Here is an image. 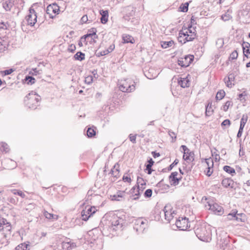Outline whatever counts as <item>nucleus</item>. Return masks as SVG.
Here are the masks:
<instances>
[{
    "label": "nucleus",
    "instance_id": "nucleus-34",
    "mask_svg": "<svg viewBox=\"0 0 250 250\" xmlns=\"http://www.w3.org/2000/svg\"><path fill=\"white\" fill-rule=\"evenodd\" d=\"M195 233L196 234V236L200 239L201 241H203V235L202 234V229L201 228L197 229L195 231Z\"/></svg>",
    "mask_w": 250,
    "mask_h": 250
},
{
    "label": "nucleus",
    "instance_id": "nucleus-5",
    "mask_svg": "<svg viewBox=\"0 0 250 250\" xmlns=\"http://www.w3.org/2000/svg\"><path fill=\"white\" fill-rule=\"evenodd\" d=\"M195 38V35H189L187 28H183L179 31L178 37V41L181 43H185L188 42L192 41Z\"/></svg>",
    "mask_w": 250,
    "mask_h": 250
},
{
    "label": "nucleus",
    "instance_id": "nucleus-6",
    "mask_svg": "<svg viewBox=\"0 0 250 250\" xmlns=\"http://www.w3.org/2000/svg\"><path fill=\"white\" fill-rule=\"evenodd\" d=\"M147 227V221L146 220L138 218L135 221L133 228L138 234H140L143 233Z\"/></svg>",
    "mask_w": 250,
    "mask_h": 250
},
{
    "label": "nucleus",
    "instance_id": "nucleus-4",
    "mask_svg": "<svg viewBox=\"0 0 250 250\" xmlns=\"http://www.w3.org/2000/svg\"><path fill=\"white\" fill-rule=\"evenodd\" d=\"M135 83L130 79L121 80L119 83V89L123 92H131L135 89Z\"/></svg>",
    "mask_w": 250,
    "mask_h": 250
},
{
    "label": "nucleus",
    "instance_id": "nucleus-7",
    "mask_svg": "<svg viewBox=\"0 0 250 250\" xmlns=\"http://www.w3.org/2000/svg\"><path fill=\"white\" fill-rule=\"evenodd\" d=\"M0 229L4 232V236L11 234L12 229L11 223L3 218L0 219Z\"/></svg>",
    "mask_w": 250,
    "mask_h": 250
},
{
    "label": "nucleus",
    "instance_id": "nucleus-56",
    "mask_svg": "<svg viewBox=\"0 0 250 250\" xmlns=\"http://www.w3.org/2000/svg\"><path fill=\"white\" fill-rule=\"evenodd\" d=\"M231 102H230V101L226 102V103L223 106L224 111H227L228 110L229 107L231 105Z\"/></svg>",
    "mask_w": 250,
    "mask_h": 250
},
{
    "label": "nucleus",
    "instance_id": "nucleus-25",
    "mask_svg": "<svg viewBox=\"0 0 250 250\" xmlns=\"http://www.w3.org/2000/svg\"><path fill=\"white\" fill-rule=\"evenodd\" d=\"M74 58L75 60L82 61L85 59V54L82 52H78L75 54Z\"/></svg>",
    "mask_w": 250,
    "mask_h": 250
},
{
    "label": "nucleus",
    "instance_id": "nucleus-9",
    "mask_svg": "<svg viewBox=\"0 0 250 250\" xmlns=\"http://www.w3.org/2000/svg\"><path fill=\"white\" fill-rule=\"evenodd\" d=\"M37 16L34 9L30 8L28 14L26 16L25 20L28 25L33 26L37 22Z\"/></svg>",
    "mask_w": 250,
    "mask_h": 250
},
{
    "label": "nucleus",
    "instance_id": "nucleus-43",
    "mask_svg": "<svg viewBox=\"0 0 250 250\" xmlns=\"http://www.w3.org/2000/svg\"><path fill=\"white\" fill-rule=\"evenodd\" d=\"M153 71V69H152V68H150L149 70H148V72H147L146 74H145V75L149 79H153L154 78H155V77H157V74L156 73H155L154 75H152V76H151L150 75H149V73H150L152 71Z\"/></svg>",
    "mask_w": 250,
    "mask_h": 250
},
{
    "label": "nucleus",
    "instance_id": "nucleus-40",
    "mask_svg": "<svg viewBox=\"0 0 250 250\" xmlns=\"http://www.w3.org/2000/svg\"><path fill=\"white\" fill-rule=\"evenodd\" d=\"M96 134L95 130L90 127L88 128L87 130V135L88 137H92Z\"/></svg>",
    "mask_w": 250,
    "mask_h": 250
},
{
    "label": "nucleus",
    "instance_id": "nucleus-44",
    "mask_svg": "<svg viewBox=\"0 0 250 250\" xmlns=\"http://www.w3.org/2000/svg\"><path fill=\"white\" fill-rule=\"evenodd\" d=\"M213 113V109H212V107L211 106H209V105L208 104L206 108V115L207 116H210Z\"/></svg>",
    "mask_w": 250,
    "mask_h": 250
},
{
    "label": "nucleus",
    "instance_id": "nucleus-58",
    "mask_svg": "<svg viewBox=\"0 0 250 250\" xmlns=\"http://www.w3.org/2000/svg\"><path fill=\"white\" fill-rule=\"evenodd\" d=\"M109 53V51L105 50L101 51L100 52H98L97 54V56L98 57L103 56H104V55L108 54Z\"/></svg>",
    "mask_w": 250,
    "mask_h": 250
},
{
    "label": "nucleus",
    "instance_id": "nucleus-37",
    "mask_svg": "<svg viewBox=\"0 0 250 250\" xmlns=\"http://www.w3.org/2000/svg\"><path fill=\"white\" fill-rule=\"evenodd\" d=\"M81 214L82 220L84 221H87L90 217V215L87 213V212L86 211V208L82 211Z\"/></svg>",
    "mask_w": 250,
    "mask_h": 250
},
{
    "label": "nucleus",
    "instance_id": "nucleus-49",
    "mask_svg": "<svg viewBox=\"0 0 250 250\" xmlns=\"http://www.w3.org/2000/svg\"><path fill=\"white\" fill-rule=\"evenodd\" d=\"M87 213L90 215V216L95 212V208L94 207H89L87 209H86Z\"/></svg>",
    "mask_w": 250,
    "mask_h": 250
},
{
    "label": "nucleus",
    "instance_id": "nucleus-29",
    "mask_svg": "<svg viewBox=\"0 0 250 250\" xmlns=\"http://www.w3.org/2000/svg\"><path fill=\"white\" fill-rule=\"evenodd\" d=\"M174 44L173 41L168 42H161V46L163 48H167L168 47L171 46Z\"/></svg>",
    "mask_w": 250,
    "mask_h": 250
},
{
    "label": "nucleus",
    "instance_id": "nucleus-50",
    "mask_svg": "<svg viewBox=\"0 0 250 250\" xmlns=\"http://www.w3.org/2000/svg\"><path fill=\"white\" fill-rule=\"evenodd\" d=\"M152 193V190L151 189H147L145 191L144 196L146 198H149L151 196Z\"/></svg>",
    "mask_w": 250,
    "mask_h": 250
},
{
    "label": "nucleus",
    "instance_id": "nucleus-2",
    "mask_svg": "<svg viewBox=\"0 0 250 250\" xmlns=\"http://www.w3.org/2000/svg\"><path fill=\"white\" fill-rule=\"evenodd\" d=\"M40 100V96L35 92L32 91L24 98V103L29 108L35 109L39 105Z\"/></svg>",
    "mask_w": 250,
    "mask_h": 250
},
{
    "label": "nucleus",
    "instance_id": "nucleus-64",
    "mask_svg": "<svg viewBox=\"0 0 250 250\" xmlns=\"http://www.w3.org/2000/svg\"><path fill=\"white\" fill-rule=\"evenodd\" d=\"M40 71L38 70L37 68H34L32 69L30 73L33 75H37L38 74H40L41 73Z\"/></svg>",
    "mask_w": 250,
    "mask_h": 250
},
{
    "label": "nucleus",
    "instance_id": "nucleus-33",
    "mask_svg": "<svg viewBox=\"0 0 250 250\" xmlns=\"http://www.w3.org/2000/svg\"><path fill=\"white\" fill-rule=\"evenodd\" d=\"M0 150L5 152H8L9 148L8 145L5 143H1L0 144Z\"/></svg>",
    "mask_w": 250,
    "mask_h": 250
},
{
    "label": "nucleus",
    "instance_id": "nucleus-17",
    "mask_svg": "<svg viewBox=\"0 0 250 250\" xmlns=\"http://www.w3.org/2000/svg\"><path fill=\"white\" fill-rule=\"evenodd\" d=\"M101 15V22L103 23H106L108 21V12L107 10H101L100 11Z\"/></svg>",
    "mask_w": 250,
    "mask_h": 250
},
{
    "label": "nucleus",
    "instance_id": "nucleus-51",
    "mask_svg": "<svg viewBox=\"0 0 250 250\" xmlns=\"http://www.w3.org/2000/svg\"><path fill=\"white\" fill-rule=\"evenodd\" d=\"M208 235L205 237L204 236V242H209L211 240V232H207Z\"/></svg>",
    "mask_w": 250,
    "mask_h": 250
},
{
    "label": "nucleus",
    "instance_id": "nucleus-31",
    "mask_svg": "<svg viewBox=\"0 0 250 250\" xmlns=\"http://www.w3.org/2000/svg\"><path fill=\"white\" fill-rule=\"evenodd\" d=\"M123 40L124 41V42L125 43H133L132 40L133 38L131 36L129 35H124L123 36Z\"/></svg>",
    "mask_w": 250,
    "mask_h": 250
},
{
    "label": "nucleus",
    "instance_id": "nucleus-19",
    "mask_svg": "<svg viewBox=\"0 0 250 250\" xmlns=\"http://www.w3.org/2000/svg\"><path fill=\"white\" fill-rule=\"evenodd\" d=\"M2 163L4 165H5L6 164H9L10 166H6V168L7 169H13L16 167V163L10 159H5Z\"/></svg>",
    "mask_w": 250,
    "mask_h": 250
},
{
    "label": "nucleus",
    "instance_id": "nucleus-45",
    "mask_svg": "<svg viewBox=\"0 0 250 250\" xmlns=\"http://www.w3.org/2000/svg\"><path fill=\"white\" fill-rule=\"evenodd\" d=\"M168 135L171 138V142L174 143L176 140V135L175 132L169 130L168 131Z\"/></svg>",
    "mask_w": 250,
    "mask_h": 250
},
{
    "label": "nucleus",
    "instance_id": "nucleus-12",
    "mask_svg": "<svg viewBox=\"0 0 250 250\" xmlns=\"http://www.w3.org/2000/svg\"><path fill=\"white\" fill-rule=\"evenodd\" d=\"M213 162L211 158L204 159V167L208 169L206 172V175L210 176L213 172Z\"/></svg>",
    "mask_w": 250,
    "mask_h": 250
},
{
    "label": "nucleus",
    "instance_id": "nucleus-61",
    "mask_svg": "<svg viewBox=\"0 0 250 250\" xmlns=\"http://www.w3.org/2000/svg\"><path fill=\"white\" fill-rule=\"evenodd\" d=\"M192 28V25H189L188 26V29H187V31L188 32H188L191 34L190 35H195V29L193 28V29H191Z\"/></svg>",
    "mask_w": 250,
    "mask_h": 250
},
{
    "label": "nucleus",
    "instance_id": "nucleus-54",
    "mask_svg": "<svg viewBox=\"0 0 250 250\" xmlns=\"http://www.w3.org/2000/svg\"><path fill=\"white\" fill-rule=\"evenodd\" d=\"M123 197L122 195L120 194H119V192H118V194L116 195H114L112 197V200H116V201H120L121 198Z\"/></svg>",
    "mask_w": 250,
    "mask_h": 250
},
{
    "label": "nucleus",
    "instance_id": "nucleus-48",
    "mask_svg": "<svg viewBox=\"0 0 250 250\" xmlns=\"http://www.w3.org/2000/svg\"><path fill=\"white\" fill-rule=\"evenodd\" d=\"M43 215L45 217V218L49 219H54V217L55 216L53 214L50 213L48 212L47 211H44L43 212Z\"/></svg>",
    "mask_w": 250,
    "mask_h": 250
},
{
    "label": "nucleus",
    "instance_id": "nucleus-62",
    "mask_svg": "<svg viewBox=\"0 0 250 250\" xmlns=\"http://www.w3.org/2000/svg\"><path fill=\"white\" fill-rule=\"evenodd\" d=\"M230 16L229 14H225L222 16L221 18L224 21H227L230 19Z\"/></svg>",
    "mask_w": 250,
    "mask_h": 250
},
{
    "label": "nucleus",
    "instance_id": "nucleus-35",
    "mask_svg": "<svg viewBox=\"0 0 250 250\" xmlns=\"http://www.w3.org/2000/svg\"><path fill=\"white\" fill-rule=\"evenodd\" d=\"M29 247V245L26 244L25 243H22L20 245H18L16 248V250H29L28 249V247Z\"/></svg>",
    "mask_w": 250,
    "mask_h": 250
},
{
    "label": "nucleus",
    "instance_id": "nucleus-18",
    "mask_svg": "<svg viewBox=\"0 0 250 250\" xmlns=\"http://www.w3.org/2000/svg\"><path fill=\"white\" fill-rule=\"evenodd\" d=\"M2 7L6 11H10L14 5L13 0H6L3 1Z\"/></svg>",
    "mask_w": 250,
    "mask_h": 250
},
{
    "label": "nucleus",
    "instance_id": "nucleus-11",
    "mask_svg": "<svg viewBox=\"0 0 250 250\" xmlns=\"http://www.w3.org/2000/svg\"><path fill=\"white\" fill-rule=\"evenodd\" d=\"M164 213L165 216V219L168 222L173 218L174 215L176 214L174 210H172V208L170 205H166L163 209Z\"/></svg>",
    "mask_w": 250,
    "mask_h": 250
},
{
    "label": "nucleus",
    "instance_id": "nucleus-47",
    "mask_svg": "<svg viewBox=\"0 0 250 250\" xmlns=\"http://www.w3.org/2000/svg\"><path fill=\"white\" fill-rule=\"evenodd\" d=\"M15 71V69L13 68H10L9 69H6L4 71H1V74L3 75L6 76L8 75L11 74L12 72H13Z\"/></svg>",
    "mask_w": 250,
    "mask_h": 250
},
{
    "label": "nucleus",
    "instance_id": "nucleus-55",
    "mask_svg": "<svg viewBox=\"0 0 250 250\" xmlns=\"http://www.w3.org/2000/svg\"><path fill=\"white\" fill-rule=\"evenodd\" d=\"M236 213L237 212L233 211L229 213L227 216L228 219L229 220H234V217H236Z\"/></svg>",
    "mask_w": 250,
    "mask_h": 250
},
{
    "label": "nucleus",
    "instance_id": "nucleus-57",
    "mask_svg": "<svg viewBox=\"0 0 250 250\" xmlns=\"http://www.w3.org/2000/svg\"><path fill=\"white\" fill-rule=\"evenodd\" d=\"M179 163V160L177 159H176L174 162L169 166L168 167V170H171L172 168L175 166H176V165H177V164Z\"/></svg>",
    "mask_w": 250,
    "mask_h": 250
},
{
    "label": "nucleus",
    "instance_id": "nucleus-15",
    "mask_svg": "<svg viewBox=\"0 0 250 250\" xmlns=\"http://www.w3.org/2000/svg\"><path fill=\"white\" fill-rule=\"evenodd\" d=\"M76 245L74 243L68 242H63L62 243V247L63 250H73L76 248Z\"/></svg>",
    "mask_w": 250,
    "mask_h": 250
},
{
    "label": "nucleus",
    "instance_id": "nucleus-23",
    "mask_svg": "<svg viewBox=\"0 0 250 250\" xmlns=\"http://www.w3.org/2000/svg\"><path fill=\"white\" fill-rule=\"evenodd\" d=\"M97 29L95 28H91L89 30H88V33L85 35V37H86L87 38L89 37H92L94 36V39H97L98 38L97 35H96Z\"/></svg>",
    "mask_w": 250,
    "mask_h": 250
},
{
    "label": "nucleus",
    "instance_id": "nucleus-42",
    "mask_svg": "<svg viewBox=\"0 0 250 250\" xmlns=\"http://www.w3.org/2000/svg\"><path fill=\"white\" fill-rule=\"evenodd\" d=\"M137 183H138V184H140V185L142 186L141 188L142 189H141V192H142L143 189L144 188V187H143L146 185V182L144 181V179L142 178L138 177L137 178Z\"/></svg>",
    "mask_w": 250,
    "mask_h": 250
},
{
    "label": "nucleus",
    "instance_id": "nucleus-22",
    "mask_svg": "<svg viewBox=\"0 0 250 250\" xmlns=\"http://www.w3.org/2000/svg\"><path fill=\"white\" fill-rule=\"evenodd\" d=\"M242 46L244 55L248 57V56L245 54V53L247 54H250V43L248 42H244Z\"/></svg>",
    "mask_w": 250,
    "mask_h": 250
},
{
    "label": "nucleus",
    "instance_id": "nucleus-36",
    "mask_svg": "<svg viewBox=\"0 0 250 250\" xmlns=\"http://www.w3.org/2000/svg\"><path fill=\"white\" fill-rule=\"evenodd\" d=\"M225 96V92L223 90H219L216 94V98L217 100H222Z\"/></svg>",
    "mask_w": 250,
    "mask_h": 250
},
{
    "label": "nucleus",
    "instance_id": "nucleus-60",
    "mask_svg": "<svg viewBox=\"0 0 250 250\" xmlns=\"http://www.w3.org/2000/svg\"><path fill=\"white\" fill-rule=\"evenodd\" d=\"M129 140L130 141L133 143V144H135L136 143V135H133L132 134H130L129 135Z\"/></svg>",
    "mask_w": 250,
    "mask_h": 250
},
{
    "label": "nucleus",
    "instance_id": "nucleus-27",
    "mask_svg": "<svg viewBox=\"0 0 250 250\" xmlns=\"http://www.w3.org/2000/svg\"><path fill=\"white\" fill-rule=\"evenodd\" d=\"M223 169L224 171H225L226 172L231 174L232 175H233L234 174H235V169L230 167L229 166H225L223 167Z\"/></svg>",
    "mask_w": 250,
    "mask_h": 250
},
{
    "label": "nucleus",
    "instance_id": "nucleus-63",
    "mask_svg": "<svg viewBox=\"0 0 250 250\" xmlns=\"http://www.w3.org/2000/svg\"><path fill=\"white\" fill-rule=\"evenodd\" d=\"M230 124V121L228 119H226L221 123V125L222 126H226V125L229 126Z\"/></svg>",
    "mask_w": 250,
    "mask_h": 250
},
{
    "label": "nucleus",
    "instance_id": "nucleus-16",
    "mask_svg": "<svg viewBox=\"0 0 250 250\" xmlns=\"http://www.w3.org/2000/svg\"><path fill=\"white\" fill-rule=\"evenodd\" d=\"M177 175L178 172L175 171L172 172L170 176H169L170 182L172 183L171 185L175 186L179 184V181L181 180V178H177Z\"/></svg>",
    "mask_w": 250,
    "mask_h": 250
},
{
    "label": "nucleus",
    "instance_id": "nucleus-21",
    "mask_svg": "<svg viewBox=\"0 0 250 250\" xmlns=\"http://www.w3.org/2000/svg\"><path fill=\"white\" fill-rule=\"evenodd\" d=\"M183 158V159L188 163L192 162L194 160L193 153L189 149L188 153H184Z\"/></svg>",
    "mask_w": 250,
    "mask_h": 250
},
{
    "label": "nucleus",
    "instance_id": "nucleus-53",
    "mask_svg": "<svg viewBox=\"0 0 250 250\" xmlns=\"http://www.w3.org/2000/svg\"><path fill=\"white\" fill-rule=\"evenodd\" d=\"M93 82V76L91 75L88 76L85 78V82L87 84H90Z\"/></svg>",
    "mask_w": 250,
    "mask_h": 250
},
{
    "label": "nucleus",
    "instance_id": "nucleus-3",
    "mask_svg": "<svg viewBox=\"0 0 250 250\" xmlns=\"http://www.w3.org/2000/svg\"><path fill=\"white\" fill-rule=\"evenodd\" d=\"M204 207L219 215H222L224 213L223 208L218 204L215 203L212 199L207 201L206 204L204 203Z\"/></svg>",
    "mask_w": 250,
    "mask_h": 250
},
{
    "label": "nucleus",
    "instance_id": "nucleus-20",
    "mask_svg": "<svg viewBox=\"0 0 250 250\" xmlns=\"http://www.w3.org/2000/svg\"><path fill=\"white\" fill-rule=\"evenodd\" d=\"M233 184V180L230 178H225L222 181V185L225 188L229 187L232 188Z\"/></svg>",
    "mask_w": 250,
    "mask_h": 250
},
{
    "label": "nucleus",
    "instance_id": "nucleus-14",
    "mask_svg": "<svg viewBox=\"0 0 250 250\" xmlns=\"http://www.w3.org/2000/svg\"><path fill=\"white\" fill-rule=\"evenodd\" d=\"M235 79V75L233 73H230L229 74L228 77H225L224 81L228 87H232L234 84L232 83V82Z\"/></svg>",
    "mask_w": 250,
    "mask_h": 250
},
{
    "label": "nucleus",
    "instance_id": "nucleus-30",
    "mask_svg": "<svg viewBox=\"0 0 250 250\" xmlns=\"http://www.w3.org/2000/svg\"><path fill=\"white\" fill-rule=\"evenodd\" d=\"M46 13L49 15V17L51 19H53L55 16L53 15L52 6V4H50L47 6L46 10Z\"/></svg>",
    "mask_w": 250,
    "mask_h": 250
},
{
    "label": "nucleus",
    "instance_id": "nucleus-10",
    "mask_svg": "<svg viewBox=\"0 0 250 250\" xmlns=\"http://www.w3.org/2000/svg\"><path fill=\"white\" fill-rule=\"evenodd\" d=\"M175 225L181 230H186L190 227L188 225V219L185 217L179 218V219L176 220Z\"/></svg>",
    "mask_w": 250,
    "mask_h": 250
},
{
    "label": "nucleus",
    "instance_id": "nucleus-52",
    "mask_svg": "<svg viewBox=\"0 0 250 250\" xmlns=\"http://www.w3.org/2000/svg\"><path fill=\"white\" fill-rule=\"evenodd\" d=\"M248 120V116L246 115H243L241 119L240 124L243 125H245Z\"/></svg>",
    "mask_w": 250,
    "mask_h": 250
},
{
    "label": "nucleus",
    "instance_id": "nucleus-8",
    "mask_svg": "<svg viewBox=\"0 0 250 250\" xmlns=\"http://www.w3.org/2000/svg\"><path fill=\"white\" fill-rule=\"evenodd\" d=\"M194 56L192 55H185L183 57L180 58L178 60V63L183 67L188 66L193 61Z\"/></svg>",
    "mask_w": 250,
    "mask_h": 250
},
{
    "label": "nucleus",
    "instance_id": "nucleus-24",
    "mask_svg": "<svg viewBox=\"0 0 250 250\" xmlns=\"http://www.w3.org/2000/svg\"><path fill=\"white\" fill-rule=\"evenodd\" d=\"M93 21H94V19L92 18H90V16L88 17L87 15L83 16L81 19V21L82 23H90Z\"/></svg>",
    "mask_w": 250,
    "mask_h": 250
},
{
    "label": "nucleus",
    "instance_id": "nucleus-46",
    "mask_svg": "<svg viewBox=\"0 0 250 250\" xmlns=\"http://www.w3.org/2000/svg\"><path fill=\"white\" fill-rule=\"evenodd\" d=\"M238 57V53L236 50H234L232 52L229 56V59L230 60H235Z\"/></svg>",
    "mask_w": 250,
    "mask_h": 250
},
{
    "label": "nucleus",
    "instance_id": "nucleus-26",
    "mask_svg": "<svg viewBox=\"0 0 250 250\" xmlns=\"http://www.w3.org/2000/svg\"><path fill=\"white\" fill-rule=\"evenodd\" d=\"M140 187H139V186L137 187V188H135V187H133L131 189L132 192L134 193L135 194L134 196H136V197H134V200H136V199L139 198V196L141 194V192L140 191Z\"/></svg>",
    "mask_w": 250,
    "mask_h": 250
},
{
    "label": "nucleus",
    "instance_id": "nucleus-39",
    "mask_svg": "<svg viewBox=\"0 0 250 250\" xmlns=\"http://www.w3.org/2000/svg\"><path fill=\"white\" fill-rule=\"evenodd\" d=\"M115 167L116 165L114 166L113 169H111V173L113 176L117 179L119 176V170L117 168L115 169Z\"/></svg>",
    "mask_w": 250,
    "mask_h": 250
},
{
    "label": "nucleus",
    "instance_id": "nucleus-13",
    "mask_svg": "<svg viewBox=\"0 0 250 250\" xmlns=\"http://www.w3.org/2000/svg\"><path fill=\"white\" fill-rule=\"evenodd\" d=\"M188 75L186 77H181L178 81V84L183 88L188 87L190 86V81Z\"/></svg>",
    "mask_w": 250,
    "mask_h": 250
},
{
    "label": "nucleus",
    "instance_id": "nucleus-38",
    "mask_svg": "<svg viewBox=\"0 0 250 250\" xmlns=\"http://www.w3.org/2000/svg\"><path fill=\"white\" fill-rule=\"evenodd\" d=\"M224 44V39L223 38H219L216 41V45L218 48H221Z\"/></svg>",
    "mask_w": 250,
    "mask_h": 250
},
{
    "label": "nucleus",
    "instance_id": "nucleus-59",
    "mask_svg": "<svg viewBox=\"0 0 250 250\" xmlns=\"http://www.w3.org/2000/svg\"><path fill=\"white\" fill-rule=\"evenodd\" d=\"M8 201L13 204H16L18 202V199L16 197H10L8 199Z\"/></svg>",
    "mask_w": 250,
    "mask_h": 250
},
{
    "label": "nucleus",
    "instance_id": "nucleus-41",
    "mask_svg": "<svg viewBox=\"0 0 250 250\" xmlns=\"http://www.w3.org/2000/svg\"><path fill=\"white\" fill-rule=\"evenodd\" d=\"M53 14H59L60 11L59 6L56 3L52 4Z\"/></svg>",
    "mask_w": 250,
    "mask_h": 250
},
{
    "label": "nucleus",
    "instance_id": "nucleus-28",
    "mask_svg": "<svg viewBox=\"0 0 250 250\" xmlns=\"http://www.w3.org/2000/svg\"><path fill=\"white\" fill-rule=\"evenodd\" d=\"M24 81L28 84H32L35 83V79L32 76H27L24 79Z\"/></svg>",
    "mask_w": 250,
    "mask_h": 250
},
{
    "label": "nucleus",
    "instance_id": "nucleus-32",
    "mask_svg": "<svg viewBox=\"0 0 250 250\" xmlns=\"http://www.w3.org/2000/svg\"><path fill=\"white\" fill-rule=\"evenodd\" d=\"M188 5L189 3L188 2L182 4L179 7V9L180 11L183 12H187L188 10Z\"/></svg>",
    "mask_w": 250,
    "mask_h": 250
},
{
    "label": "nucleus",
    "instance_id": "nucleus-1",
    "mask_svg": "<svg viewBox=\"0 0 250 250\" xmlns=\"http://www.w3.org/2000/svg\"><path fill=\"white\" fill-rule=\"evenodd\" d=\"M123 219L116 215H113L108 221L107 226L103 229L104 232L107 229L110 233H113L117 230L121 229L123 227Z\"/></svg>",
    "mask_w": 250,
    "mask_h": 250
}]
</instances>
